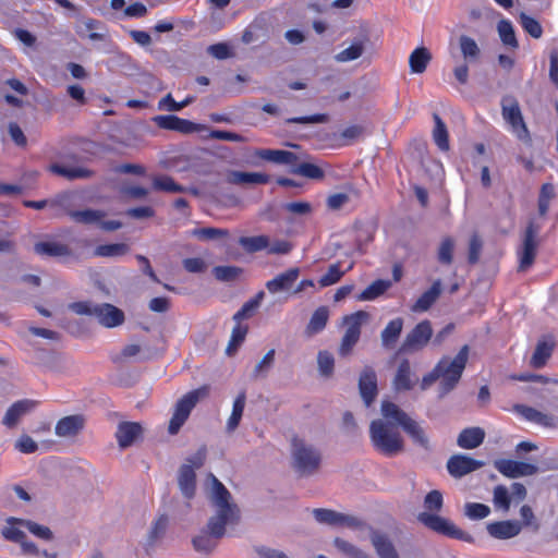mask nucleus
I'll list each match as a JSON object with an SVG mask.
<instances>
[{
	"label": "nucleus",
	"mask_w": 558,
	"mask_h": 558,
	"mask_svg": "<svg viewBox=\"0 0 558 558\" xmlns=\"http://www.w3.org/2000/svg\"><path fill=\"white\" fill-rule=\"evenodd\" d=\"M209 477L213 484L211 504L216 513L208 520L207 530L192 541L194 549L205 554L216 548L218 539L226 534L227 525H235L240 521V510L231 502L230 492L214 474H209Z\"/></svg>",
	"instance_id": "f257e3e1"
},
{
	"label": "nucleus",
	"mask_w": 558,
	"mask_h": 558,
	"mask_svg": "<svg viewBox=\"0 0 558 558\" xmlns=\"http://www.w3.org/2000/svg\"><path fill=\"white\" fill-rule=\"evenodd\" d=\"M390 421L374 420L369 425V438L373 447L386 457H393L404 448L403 439Z\"/></svg>",
	"instance_id": "f03ea898"
},
{
	"label": "nucleus",
	"mask_w": 558,
	"mask_h": 558,
	"mask_svg": "<svg viewBox=\"0 0 558 558\" xmlns=\"http://www.w3.org/2000/svg\"><path fill=\"white\" fill-rule=\"evenodd\" d=\"M468 359L469 345L465 344L453 359L444 356L436 364V369L439 374L440 396L449 393L458 385L465 368Z\"/></svg>",
	"instance_id": "7ed1b4c3"
},
{
	"label": "nucleus",
	"mask_w": 558,
	"mask_h": 558,
	"mask_svg": "<svg viewBox=\"0 0 558 558\" xmlns=\"http://www.w3.org/2000/svg\"><path fill=\"white\" fill-rule=\"evenodd\" d=\"M383 416L395 425L402 427L412 441L425 450H429V440L424 428L413 418H411L403 410L391 401L381 403Z\"/></svg>",
	"instance_id": "20e7f679"
},
{
	"label": "nucleus",
	"mask_w": 558,
	"mask_h": 558,
	"mask_svg": "<svg viewBox=\"0 0 558 558\" xmlns=\"http://www.w3.org/2000/svg\"><path fill=\"white\" fill-rule=\"evenodd\" d=\"M70 308L77 315L94 316L106 328L120 326L125 319L123 311L109 303L94 304L80 301L72 303Z\"/></svg>",
	"instance_id": "39448f33"
},
{
	"label": "nucleus",
	"mask_w": 558,
	"mask_h": 558,
	"mask_svg": "<svg viewBox=\"0 0 558 558\" xmlns=\"http://www.w3.org/2000/svg\"><path fill=\"white\" fill-rule=\"evenodd\" d=\"M209 395V387L204 385L197 389L191 390L179 399L174 405L172 417L170 418L168 432L171 435L179 433L180 428L187 421L192 410L201 399Z\"/></svg>",
	"instance_id": "423d86ee"
},
{
	"label": "nucleus",
	"mask_w": 558,
	"mask_h": 558,
	"mask_svg": "<svg viewBox=\"0 0 558 558\" xmlns=\"http://www.w3.org/2000/svg\"><path fill=\"white\" fill-rule=\"evenodd\" d=\"M292 461L299 474L311 475L318 470L322 456L317 449L295 436L292 438Z\"/></svg>",
	"instance_id": "0eeeda50"
},
{
	"label": "nucleus",
	"mask_w": 558,
	"mask_h": 558,
	"mask_svg": "<svg viewBox=\"0 0 558 558\" xmlns=\"http://www.w3.org/2000/svg\"><path fill=\"white\" fill-rule=\"evenodd\" d=\"M539 226L531 220L521 235V244L518 247V272L529 270L536 258L538 248Z\"/></svg>",
	"instance_id": "6e6552de"
},
{
	"label": "nucleus",
	"mask_w": 558,
	"mask_h": 558,
	"mask_svg": "<svg viewBox=\"0 0 558 558\" xmlns=\"http://www.w3.org/2000/svg\"><path fill=\"white\" fill-rule=\"evenodd\" d=\"M526 496V487L522 483L513 482L510 487L497 485L493 492V502L497 511L508 513L511 505H519Z\"/></svg>",
	"instance_id": "1a4fd4ad"
},
{
	"label": "nucleus",
	"mask_w": 558,
	"mask_h": 558,
	"mask_svg": "<svg viewBox=\"0 0 558 558\" xmlns=\"http://www.w3.org/2000/svg\"><path fill=\"white\" fill-rule=\"evenodd\" d=\"M367 318L368 313L365 311H357L344 317L347 329L338 349L340 356L345 357L351 354L354 345L360 340L362 325Z\"/></svg>",
	"instance_id": "9d476101"
},
{
	"label": "nucleus",
	"mask_w": 558,
	"mask_h": 558,
	"mask_svg": "<svg viewBox=\"0 0 558 558\" xmlns=\"http://www.w3.org/2000/svg\"><path fill=\"white\" fill-rule=\"evenodd\" d=\"M504 119L511 125L518 138L524 143H530L531 137L527 128L523 121L521 110L515 98L507 96L501 101Z\"/></svg>",
	"instance_id": "9b49d317"
},
{
	"label": "nucleus",
	"mask_w": 558,
	"mask_h": 558,
	"mask_svg": "<svg viewBox=\"0 0 558 558\" xmlns=\"http://www.w3.org/2000/svg\"><path fill=\"white\" fill-rule=\"evenodd\" d=\"M418 520L426 527L430 529L438 534L454 538L468 541L466 533L458 529L451 521L437 515L436 513L422 512L418 514Z\"/></svg>",
	"instance_id": "f8f14e48"
},
{
	"label": "nucleus",
	"mask_w": 558,
	"mask_h": 558,
	"mask_svg": "<svg viewBox=\"0 0 558 558\" xmlns=\"http://www.w3.org/2000/svg\"><path fill=\"white\" fill-rule=\"evenodd\" d=\"M433 336L429 320L418 323L403 340L400 352L410 353L423 349Z\"/></svg>",
	"instance_id": "ddd939ff"
},
{
	"label": "nucleus",
	"mask_w": 558,
	"mask_h": 558,
	"mask_svg": "<svg viewBox=\"0 0 558 558\" xmlns=\"http://www.w3.org/2000/svg\"><path fill=\"white\" fill-rule=\"evenodd\" d=\"M494 468L508 478L532 476L538 472L536 464L512 459H496Z\"/></svg>",
	"instance_id": "4468645a"
},
{
	"label": "nucleus",
	"mask_w": 558,
	"mask_h": 558,
	"mask_svg": "<svg viewBox=\"0 0 558 558\" xmlns=\"http://www.w3.org/2000/svg\"><path fill=\"white\" fill-rule=\"evenodd\" d=\"M360 395L366 407H369L377 397V376L373 367L365 366L359 378Z\"/></svg>",
	"instance_id": "2eb2a0df"
},
{
	"label": "nucleus",
	"mask_w": 558,
	"mask_h": 558,
	"mask_svg": "<svg viewBox=\"0 0 558 558\" xmlns=\"http://www.w3.org/2000/svg\"><path fill=\"white\" fill-rule=\"evenodd\" d=\"M484 465L471 457L464 454H453L447 461V470L449 474L456 478L462 477Z\"/></svg>",
	"instance_id": "dca6fc26"
},
{
	"label": "nucleus",
	"mask_w": 558,
	"mask_h": 558,
	"mask_svg": "<svg viewBox=\"0 0 558 558\" xmlns=\"http://www.w3.org/2000/svg\"><path fill=\"white\" fill-rule=\"evenodd\" d=\"M315 520L320 524L330 526H355L356 520L351 515L331 509L316 508L313 510Z\"/></svg>",
	"instance_id": "f3484780"
},
{
	"label": "nucleus",
	"mask_w": 558,
	"mask_h": 558,
	"mask_svg": "<svg viewBox=\"0 0 558 558\" xmlns=\"http://www.w3.org/2000/svg\"><path fill=\"white\" fill-rule=\"evenodd\" d=\"M513 410L527 422L534 423L546 428L556 427L555 416L538 411L535 408L525 404H514Z\"/></svg>",
	"instance_id": "a211bd4d"
},
{
	"label": "nucleus",
	"mask_w": 558,
	"mask_h": 558,
	"mask_svg": "<svg viewBox=\"0 0 558 558\" xmlns=\"http://www.w3.org/2000/svg\"><path fill=\"white\" fill-rule=\"evenodd\" d=\"M85 427V417L82 414L68 415L60 418L54 427V433L59 437H75Z\"/></svg>",
	"instance_id": "6ab92c4d"
},
{
	"label": "nucleus",
	"mask_w": 558,
	"mask_h": 558,
	"mask_svg": "<svg viewBox=\"0 0 558 558\" xmlns=\"http://www.w3.org/2000/svg\"><path fill=\"white\" fill-rule=\"evenodd\" d=\"M417 383V377L412 373L410 361L403 359L397 368L392 380V387L396 391H409Z\"/></svg>",
	"instance_id": "aec40b11"
},
{
	"label": "nucleus",
	"mask_w": 558,
	"mask_h": 558,
	"mask_svg": "<svg viewBox=\"0 0 558 558\" xmlns=\"http://www.w3.org/2000/svg\"><path fill=\"white\" fill-rule=\"evenodd\" d=\"M300 276L299 267H291L266 282V289L269 293L276 294L281 291H288L292 288Z\"/></svg>",
	"instance_id": "412c9836"
},
{
	"label": "nucleus",
	"mask_w": 558,
	"mask_h": 558,
	"mask_svg": "<svg viewBox=\"0 0 558 558\" xmlns=\"http://www.w3.org/2000/svg\"><path fill=\"white\" fill-rule=\"evenodd\" d=\"M37 405V402L29 399H23L14 402L5 412L2 423L9 428L14 427L20 418L32 411Z\"/></svg>",
	"instance_id": "4be33fe9"
},
{
	"label": "nucleus",
	"mask_w": 558,
	"mask_h": 558,
	"mask_svg": "<svg viewBox=\"0 0 558 558\" xmlns=\"http://www.w3.org/2000/svg\"><path fill=\"white\" fill-rule=\"evenodd\" d=\"M522 525L515 520L497 521L490 523V536L498 539H509L519 535Z\"/></svg>",
	"instance_id": "5701e85b"
},
{
	"label": "nucleus",
	"mask_w": 558,
	"mask_h": 558,
	"mask_svg": "<svg viewBox=\"0 0 558 558\" xmlns=\"http://www.w3.org/2000/svg\"><path fill=\"white\" fill-rule=\"evenodd\" d=\"M142 434V426L135 422H122L118 425L116 437L121 448H126Z\"/></svg>",
	"instance_id": "b1692460"
},
{
	"label": "nucleus",
	"mask_w": 558,
	"mask_h": 558,
	"mask_svg": "<svg viewBox=\"0 0 558 558\" xmlns=\"http://www.w3.org/2000/svg\"><path fill=\"white\" fill-rule=\"evenodd\" d=\"M179 487L185 498L191 499L196 490V474L192 465L183 464L178 476Z\"/></svg>",
	"instance_id": "393cba45"
},
{
	"label": "nucleus",
	"mask_w": 558,
	"mask_h": 558,
	"mask_svg": "<svg viewBox=\"0 0 558 558\" xmlns=\"http://www.w3.org/2000/svg\"><path fill=\"white\" fill-rule=\"evenodd\" d=\"M555 342L553 340H539L531 356L530 365L534 368H542L546 365L547 361L553 354Z\"/></svg>",
	"instance_id": "a878e982"
},
{
	"label": "nucleus",
	"mask_w": 558,
	"mask_h": 558,
	"mask_svg": "<svg viewBox=\"0 0 558 558\" xmlns=\"http://www.w3.org/2000/svg\"><path fill=\"white\" fill-rule=\"evenodd\" d=\"M485 438V432L481 427L464 428L458 436L457 444L462 449H474L478 447Z\"/></svg>",
	"instance_id": "bb28decb"
},
{
	"label": "nucleus",
	"mask_w": 558,
	"mask_h": 558,
	"mask_svg": "<svg viewBox=\"0 0 558 558\" xmlns=\"http://www.w3.org/2000/svg\"><path fill=\"white\" fill-rule=\"evenodd\" d=\"M441 293V281L437 279L433 282L432 287L423 292L421 296L413 304L414 312H425L437 301Z\"/></svg>",
	"instance_id": "cd10ccee"
},
{
	"label": "nucleus",
	"mask_w": 558,
	"mask_h": 558,
	"mask_svg": "<svg viewBox=\"0 0 558 558\" xmlns=\"http://www.w3.org/2000/svg\"><path fill=\"white\" fill-rule=\"evenodd\" d=\"M34 251L40 256L49 257L70 256L72 254L70 247L66 244L54 241L38 242L35 244Z\"/></svg>",
	"instance_id": "c85d7f7f"
},
{
	"label": "nucleus",
	"mask_w": 558,
	"mask_h": 558,
	"mask_svg": "<svg viewBox=\"0 0 558 558\" xmlns=\"http://www.w3.org/2000/svg\"><path fill=\"white\" fill-rule=\"evenodd\" d=\"M48 170L53 174L63 177L68 180L75 179H87L93 175V171L88 170L84 167H68L59 163H52L49 166Z\"/></svg>",
	"instance_id": "c756f323"
},
{
	"label": "nucleus",
	"mask_w": 558,
	"mask_h": 558,
	"mask_svg": "<svg viewBox=\"0 0 558 558\" xmlns=\"http://www.w3.org/2000/svg\"><path fill=\"white\" fill-rule=\"evenodd\" d=\"M270 177L260 172L232 171L229 174V182L232 184H267Z\"/></svg>",
	"instance_id": "7c9ffc66"
},
{
	"label": "nucleus",
	"mask_w": 558,
	"mask_h": 558,
	"mask_svg": "<svg viewBox=\"0 0 558 558\" xmlns=\"http://www.w3.org/2000/svg\"><path fill=\"white\" fill-rule=\"evenodd\" d=\"M432 60L429 50L425 47L415 48L409 57V65L412 73L421 74L425 72Z\"/></svg>",
	"instance_id": "2f4dec72"
},
{
	"label": "nucleus",
	"mask_w": 558,
	"mask_h": 558,
	"mask_svg": "<svg viewBox=\"0 0 558 558\" xmlns=\"http://www.w3.org/2000/svg\"><path fill=\"white\" fill-rule=\"evenodd\" d=\"M329 311L326 306H319L312 314V317L305 328V333L307 336H314L323 331L328 323Z\"/></svg>",
	"instance_id": "473e14b6"
},
{
	"label": "nucleus",
	"mask_w": 558,
	"mask_h": 558,
	"mask_svg": "<svg viewBox=\"0 0 558 558\" xmlns=\"http://www.w3.org/2000/svg\"><path fill=\"white\" fill-rule=\"evenodd\" d=\"M433 119L435 122L434 130H433V140H434L436 146L441 151H448L450 148V144H449V133H448L447 126L438 113H434Z\"/></svg>",
	"instance_id": "72a5a7b5"
},
{
	"label": "nucleus",
	"mask_w": 558,
	"mask_h": 558,
	"mask_svg": "<svg viewBox=\"0 0 558 558\" xmlns=\"http://www.w3.org/2000/svg\"><path fill=\"white\" fill-rule=\"evenodd\" d=\"M403 328V319L398 317L390 320L381 331V342L386 348L395 345Z\"/></svg>",
	"instance_id": "f704fd0d"
},
{
	"label": "nucleus",
	"mask_w": 558,
	"mask_h": 558,
	"mask_svg": "<svg viewBox=\"0 0 558 558\" xmlns=\"http://www.w3.org/2000/svg\"><path fill=\"white\" fill-rule=\"evenodd\" d=\"M372 542L380 558H399L395 546L385 534H374L372 536Z\"/></svg>",
	"instance_id": "c9c22d12"
},
{
	"label": "nucleus",
	"mask_w": 558,
	"mask_h": 558,
	"mask_svg": "<svg viewBox=\"0 0 558 558\" xmlns=\"http://www.w3.org/2000/svg\"><path fill=\"white\" fill-rule=\"evenodd\" d=\"M8 523H17V525L26 527L36 537L45 541H50L53 537L52 532L48 526L40 525L31 520L9 518Z\"/></svg>",
	"instance_id": "e433bc0d"
},
{
	"label": "nucleus",
	"mask_w": 558,
	"mask_h": 558,
	"mask_svg": "<svg viewBox=\"0 0 558 558\" xmlns=\"http://www.w3.org/2000/svg\"><path fill=\"white\" fill-rule=\"evenodd\" d=\"M257 155L265 160L281 165H290L296 159L294 153L280 149H260Z\"/></svg>",
	"instance_id": "4c0bfd02"
},
{
	"label": "nucleus",
	"mask_w": 558,
	"mask_h": 558,
	"mask_svg": "<svg viewBox=\"0 0 558 558\" xmlns=\"http://www.w3.org/2000/svg\"><path fill=\"white\" fill-rule=\"evenodd\" d=\"M391 283L389 280L377 279L373 281L366 289H364L357 296L359 301H372L383 295Z\"/></svg>",
	"instance_id": "58836bf2"
},
{
	"label": "nucleus",
	"mask_w": 558,
	"mask_h": 558,
	"mask_svg": "<svg viewBox=\"0 0 558 558\" xmlns=\"http://www.w3.org/2000/svg\"><path fill=\"white\" fill-rule=\"evenodd\" d=\"M153 189L167 193H183L185 187L177 183L170 175L161 174L153 178Z\"/></svg>",
	"instance_id": "ea45409f"
},
{
	"label": "nucleus",
	"mask_w": 558,
	"mask_h": 558,
	"mask_svg": "<svg viewBox=\"0 0 558 558\" xmlns=\"http://www.w3.org/2000/svg\"><path fill=\"white\" fill-rule=\"evenodd\" d=\"M459 46L465 61L474 62L480 58L481 50L473 38L466 35L460 36Z\"/></svg>",
	"instance_id": "a19ab883"
},
{
	"label": "nucleus",
	"mask_w": 558,
	"mask_h": 558,
	"mask_svg": "<svg viewBox=\"0 0 558 558\" xmlns=\"http://www.w3.org/2000/svg\"><path fill=\"white\" fill-rule=\"evenodd\" d=\"M239 244L247 253H256L263 250H267L269 246V238L267 235L241 236L239 239Z\"/></svg>",
	"instance_id": "79ce46f5"
},
{
	"label": "nucleus",
	"mask_w": 558,
	"mask_h": 558,
	"mask_svg": "<svg viewBox=\"0 0 558 558\" xmlns=\"http://www.w3.org/2000/svg\"><path fill=\"white\" fill-rule=\"evenodd\" d=\"M497 31L505 46L510 47L512 50L519 47L513 26L509 21L501 20L497 25Z\"/></svg>",
	"instance_id": "37998d69"
},
{
	"label": "nucleus",
	"mask_w": 558,
	"mask_h": 558,
	"mask_svg": "<svg viewBox=\"0 0 558 558\" xmlns=\"http://www.w3.org/2000/svg\"><path fill=\"white\" fill-rule=\"evenodd\" d=\"M245 400H246V396H245V392H240L234 402H233V407H232V412H231V415L227 422V428L229 430H234L239 424H240V421L242 418V415H243V411H244V407H245Z\"/></svg>",
	"instance_id": "c03bdc74"
},
{
	"label": "nucleus",
	"mask_w": 558,
	"mask_h": 558,
	"mask_svg": "<svg viewBox=\"0 0 558 558\" xmlns=\"http://www.w3.org/2000/svg\"><path fill=\"white\" fill-rule=\"evenodd\" d=\"M69 216L78 223L92 225L98 223L100 219L105 216V213L101 210L95 209H84V210H71L69 211Z\"/></svg>",
	"instance_id": "a18cd8bd"
},
{
	"label": "nucleus",
	"mask_w": 558,
	"mask_h": 558,
	"mask_svg": "<svg viewBox=\"0 0 558 558\" xmlns=\"http://www.w3.org/2000/svg\"><path fill=\"white\" fill-rule=\"evenodd\" d=\"M129 252V246L124 243H110L98 245L94 255L99 257L122 256Z\"/></svg>",
	"instance_id": "49530a36"
},
{
	"label": "nucleus",
	"mask_w": 558,
	"mask_h": 558,
	"mask_svg": "<svg viewBox=\"0 0 558 558\" xmlns=\"http://www.w3.org/2000/svg\"><path fill=\"white\" fill-rule=\"evenodd\" d=\"M454 240L451 236H446L441 240L437 259L441 265H450L453 262Z\"/></svg>",
	"instance_id": "de8ad7c7"
},
{
	"label": "nucleus",
	"mask_w": 558,
	"mask_h": 558,
	"mask_svg": "<svg viewBox=\"0 0 558 558\" xmlns=\"http://www.w3.org/2000/svg\"><path fill=\"white\" fill-rule=\"evenodd\" d=\"M364 52L363 41H354L350 47L343 49L335 56L338 62H349L359 59Z\"/></svg>",
	"instance_id": "09e8293b"
},
{
	"label": "nucleus",
	"mask_w": 558,
	"mask_h": 558,
	"mask_svg": "<svg viewBox=\"0 0 558 558\" xmlns=\"http://www.w3.org/2000/svg\"><path fill=\"white\" fill-rule=\"evenodd\" d=\"M247 331V326L241 325L240 322L236 323L232 329L231 338L226 350L229 355L236 351L241 343L245 340Z\"/></svg>",
	"instance_id": "8fccbe9b"
},
{
	"label": "nucleus",
	"mask_w": 558,
	"mask_h": 558,
	"mask_svg": "<svg viewBox=\"0 0 558 558\" xmlns=\"http://www.w3.org/2000/svg\"><path fill=\"white\" fill-rule=\"evenodd\" d=\"M345 271L340 269V263H335L330 265L327 269V272L323 275L318 283L322 288L332 286L341 280Z\"/></svg>",
	"instance_id": "3c124183"
},
{
	"label": "nucleus",
	"mask_w": 558,
	"mask_h": 558,
	"mask_svg": "<svg viewBox=\"0 0 558 558\" xmlns=\"http://www.w3.org/2000/svg\"><path fill=\"white\" fill-rule=\"evenodd\" d=\"M520 23L523 29L531 35L533 38H541L543 35V28L538 21L534 17L522 12L520 14Z\"/></svg>",
	"instance_id": "603ef678"
},
{
	"label": "nucleus",
	"mask_w": 558,
	"mask_h": 558,
	"mask_svg": "<svg viewBox=\"0 0 558 558\" xmlns=\"http://www.w3.org/2000/svg\"><path fill=\"white\" fill-rule=\"evenodd\" d=\"M520 517L521 521H519L522 527H530L534 532H537L541 527L539 522L537 521L533 509L529 505H523L520 508Z\"/></svg>",
	"instance_id": "864d4df0"
},
{
	"label": "nucleus",
	"mask_w": 558,
	"mask_h": 558,
	"mask_svg": "<svg viewBox=\"0 0 558 558\" xmlns=\"http://www.w3.org/2000/svg\"><path fill=\"white\" fill-rule=\"evenodd\" d=\"M191 234L197 236L201 240H214L217 238H226L229 234V232L227 229L208 227L193 229L191 231Z\"/></svg>",
	"instance_id": "5fc2aeb1"
},
{
	"label": "nucleus",
	"mask_w": 558,
	"mask_h": 558,
	"mask_svg": "<svg viewBox=\"0 0 558 558\" xmlns=\"http://www.w3.org/2000/svg\"><path fill=\"white\" fill-rule=\"evenodd\" d=\"M483 248V241L478 233L474 232L469 241L468 262L474 265L478 262Z\"/></svg>",
	"instance_id": "6e6d98bb"
},
{
	"label": "nucleus",
	"mask_w": 558,
	"mask_h": 558,
	"mask_svg": "<svg viewBox=\"0 0 558 558\" xmlns=\"http://www.w3.org/2000/svg\"><path fill=\"white\" fill-rule=\"evenodd\" d=\"M333 544L340 551L351 556L352 558H369L366 553L340 537H336Z\"/></svg>",
	"instance_id": "4d7b16f0"
},
{
	"label": "nucleus",
	"mask_w": 558,
	"mask_h": 558,
	"mask_svg": "<svg viewBox=\"0 0 558 558\" xmlns=\"http://www.w3.org/2000/svg\"><path fill=\"white\" fill-rule=\"evenodd\" d=\"M442 494L437 490H430L424 498V508L430 512H438L442 508Z\"/></svg>",
	"instance_id": "13d9d810"
},
{
	"label": "nucleus",
	"mask_w": 558,
	"mask_h": 558,
	"mask_svg": "<svg viewBox=\"0 0 558 558\" xmlns=\"http://www.w3.org/2000/svg\"><path fill=\"white\" fill-rule=\"evenodd\" d=\"M319 372L324 376H330L333 372L335 359L328 351H319L317 356Z\"/></svg>",
	"instance_id": "bf43d9fd"
},
{
	"label": "nucleus",
	"mask_w": 558,
	"mask_h": 558,
	"mask_svg": "<svg viewBox=\"0 0 558 558\" xmlns=\"http://www.w3.org/2000/svg\"><path fill=\"white\" fill-rule=\"evenodd\" d=\"M241 268L236 266H217L214 268L215 277L221 281H232L241 274Z\"/></svg>",
	"instance_id": "052dcab7"
},
{
	"label": "nucleus",
	"mask_w": 558,
	"mask_h": 558,
	"mask_svg": "<svg viewBox=\"0 0 558 558\" xmlns=\"http://www.w3.org/2000/svg\"><path fill=\"white\" fill-rule=\"evenodd\" d=\"M298 172L308 179L322 180L325 173L322 168L312 162H302L299 165Z\"/></svg>",
	"instance_id": "680f3d73"
},
{
	"label": "nucleus",
	"mask_w": 558,
	"mask_h": 558,
	"mask_svg": "<svg viewBox=\"0 0 558 558\" xmlns=\"http://www.w3.org/2000/svg\"><path fill=\"white\" fill-rule=\"evenodd\" d=\"M328 121L326 113H315L311 116L293 117L286 120L287 124H315L325 123Z\"/></svg>",
	"instance_id": "e2e57ef3"
},
{
	"label": "nucleus",
	"mask_w": 558,
	"mask_h": 558,
	"mask_svg": "<svg viewBox=\"0 0 558 558\" xmlns=\"http://www.w3.org/2000/svg\"><path fill=\"white\" fill-rule=\"evenodd\" d=\"M465 514L472 520L485 519L488 515V506L477 502L466 504Z\"/></svg>",
	"instance_id": "0e129e2a"
},
{
	"label": "nucleus",
	"mask_w": 558,
	"mask_h": 558,
	"mask_svg": "<svg viewBox=\"0 0 558 558\" xmlns=\"http://www.w3.org/2000/svg\"><path fill=\"white\" fill-rule=\"evenodd\" d=\"M8 131L11 140L15 143V145L20 147H25L27 145V138L17 123H9Z\"/></svg>",
	"instance_id": "69168bd1"
},
{
	"label": "nucleus",
	"mask_w": 558,
	"mask_h": 558,
	"mask_svg": "<svg viewBox=\"0 0 558 558\" xmlns=\"http://www.w3.org/2000/svg\"><path fill=\"white\" fill-rule=\"evenodd\" d=\"M9 526L2 529V536L11 542L21 543L23 538H26L25 533L15 526L16 523H9Z\"/></svg>",
	"instance_id": "338daca9"
},
{
	"label": "nucleus",
	"mask_w": 558,
	"mask_h": 558,
	"mask_svg": "<svg viewBox=\"0 0 558 558\" xmlns=\"http://www.w3.org/2000/svg\"><path fill=\"white\" fill-rule=\"evenodd\" d=\"M183 267L189 272L199 274L205 271L206 263L201 257H190L183 260Z\"/></svg>",
	"instance_id": "774afa93"
}]
</instances>
